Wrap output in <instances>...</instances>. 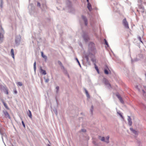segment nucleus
I'll list each match as a JSON object with an SVG mask.
<instances>
[{
  "label": "nucleus",
  "instance_id": "13d9d810",
  "mask_svg": "<svg viewBox=\"0 0 146 146\" xmlns=\"http://www.w3.org/2000/svg\"><path fill=\"white\" fill-rule=\"evenodd\" d=\"M141 1V0H138V1Z\"/></svg>",
  "mask_w": 146,
  "mask_h": 146
},
{
  "label": "nucleus",
  "instance_id": "e433bc0d",
  "mask_svg": "<svg viewBox=\"0 0 146 146\" xmlns=\"http://www.w3.org/2000/svg\"><path fill=\"white\" fill-rule=\"evenodd\" d=\"M85 58L87 62H88L89 61V58L88 56V55H86L85 56Z\"/></svg>",
  "mask_w": 146,
  "mask_h": 146
},
{
  "label": "nucleus",
  "instance_id": "9b49d317",
  "mask_svg": "<svg viewBox=\"0 0 146 146\" xmlns=\"http://www.w3.org/2000/svg\"><path fill=\"white\" fill-rule=\"evenodd\" d=\"M3 112L6 118H8L9 119H10L11 117L10 116V115L7 111H3Z\"/></svg>",
  "mask_w": 146,
  "mask_h": 146
},
{
  "label": "nucleus",
  "instance_id": "f704fd0d",
  "mask_svg": "<svg viewBox=\"0 0 146 146\" xmlns=\"http://www.w3.org/2000/svg\"><path fill=\"white\" fill-rule=\"evenodd\" d=\"M104 72L106 74H109V72L108 71L107 69H104Z\"/></svg>",
  "mask_w": 146,
  "mask_h": 146
},
{
  "label": "nucleus",
  "instance_id": "4c0bfd02",
  "mask_svg": "<svg viewBox=\"0 0 146 146\" xmlns=\"http://www.w3.org/2000/svg\"><path fill=\"white\" fill-rule=\"evenodd\" d=\"M142 91L143 93V96H145L146 98V95L145 94L146 93L145 91L143 89L142 90Z\"/></svg>",
  "mask_w": 146,
  "mask_h": 146
},
{
  "label": "nucleus",
  "instance_id": "bf43d9fd",
  "mask_svg": "<svg viewBox=\"0 0 146 146\" xmlns=\"http://www.w3.org/2000/svg\"><path fill=\"white\" fill-rule=\"evenodd\" d=\"M1 124H0V126H1Z\"/></svg>",
  "mask_w": 146,
  "mask_h": 146
},
{
  "label": "nucleus",
  "instance_id": "f3484780",
  "mask_svg": "<svg viewBox=\"0 0 146 146\" xmlns=\"http://www.w3.org/2000/svg\"><path fill=\"white\" fill-rule=\"evenodd\" d=\"M2 102L3 104L4 105V106L5 107V108L8 110L9 109V108L7 106V105L6 103L4 101V100H2Z\"/></svg>",
  "mask_w": 146,
  "mask_h": 146
},
{
  "label": "nucleus",
  "instance_id": "a18cd8bd",
  "mask_svg": "<svg viewBox=\"0 0 146 146\" xmlns=\"http://www.w3.org/2000/svg\"><path fill=\"white\" fill-rule=\"evenodd\" d=\"M54 113H55V114L56 115H57V110L56 109H55V110H54Z\"/></svg>",
  "mask_w": 146,
  "mask_h": 146
},
{
  "label": "nucleus",
  "instance_id": "ddd939ff",
  "mask_svg": "<svg viewBox=\"0 0 146 146\" xmlns=\"http://www.w3.org/2000/svg\"><path fill=\"white\" fill-rule=\"evenodd\" d=\"M40 72L43 75H46V72L45 70H43L42 69V67H40Z\"/></svg>",
  "mask_w": 146,
  "mask_h": 146
},
{
  "label": "nucleus",
  "instance_id": "8fccbe9b",
  "mask_svg": "<svg viewBox=\"0 0 146 146\" xmlns=\"http://www.w3.org/2000/svg\"><path fill=\"white\" fill-rule=\"evenodd\" d=\"M144 88L146 90V86H144Z\"/></svg>",
  "mask_w": 146,
  "mask_h": 146
},
{
  "label": "nucleus",
  "instance_id": "de8ad7c7",
  "mask_svg": "<svg viewBox=\"0 0 146 146\" xmlns=\"http://www.w3.org/2000/svg\"><path fill=\"white\" fill-rule=\"evenodd\" d=\"M141 5H142V4H144L145 5H146V2H143L142 1L141 2Z\"/></svg>",
  "mask_w": 146,
  "mask_h": 146
},
{
  "label": "nucleus",
  "instance_id": "dca6fc26",
  "mask_svg": "<svg viewBox=\"0 0 146 146\" xmlns=\"http://www.w3.org/2000/svg\"><path fill=\"white\" fill-rule=\"evenodd\" d=\"M64 74L65 75H66L68 76V78H70V76H69V74L68 73L67 71L65 68H64Z\"/></svg>",
  "mask_w": 146,
  "mask_h": 146
},
{
  "label": "nucleus",
  "instance_id": "a878e982",
  "mask_svg": "<svg viewBox=\"0 0 146 146\" xmlns=\"http://www.w3.org/2000/svg\"><path fill=\"white\" fill-rule=\"evenodd\" d=\"M0 7L1 8L3 7V0H0Z\"/></svg>",
  "mask_w": 146,
  "mask_h": 146
},
{
  "label": "nucleus",
  "instance_id": "bb28decb",
  "mask_svg": "<svg viewBox=\"0 0 146 146\" xmlns=\"http://www.w3.org/2000/svg\"><path fill=\"white\" fill-rule=\"evenodd\" d=\"M104 40L105 42V44L106 45H107V46H108V47H109V45L108 44L107 41V40H106V39H104Z\"/></svg>",
  "mask_w": 146,
  "mask_h": 146
},
{
  "label": "nucleus",
  "instance_id": "0eeeda50",
  "mask_svg": "<svg viewBox=\"0 0 146 146\" xmlns=\"http://www.w3.org/2000/svg\"><path fill=\"white\" fill-rule=\"evenodd\" d=\"M123 24L125 28L126 29H129V26L128 24V23L126 21V19L125 18L122 21Z\"/></svg>",
  "mask_w": 146,
  "mask_h": 146
},
{
  "label": "nucleus",
  "instance_id": "37998d69",
  "mask_svg": "<svg viewBox=\"0 0 146 146\" xmlns=\"http://www.w3.org/2000/svg\"><path fill=\"white\" fill-rule=\"evenodd\" d=\"M22 123L23 125V127L25 128V125L23 122V121H22Z\"/></svg>",
  "mask_w": 146,
  "mask_h": 146
},
{
  "label": "nucleus",
  "instance_id": "5fc2aeb1",
  "mask_svg": "<svg viewBox=\"0 0 146 146\" xmlns=\"http://www.w3.org/2000/svg\"><path fill=\"white\" fill-rule=\"evenodd\" d=\"M46 146H50V145H49V144H47V145Z\"/></svg>",
  "mask_w": 146,
  "mask_h": 146
},
{
  "label": "nucleus",
  "instance_id": "2eb2a0df",
  "mask_svg": "<svg viewBox=\"0 0 146 146\" xmlns=\"http://www.w3.org/2000/svg\"><path fill=\"white\" fill-rule=\"evenodd\" d=\"M130 129L131 131L132 132L135 134V135H137L138 134V132L137 131L135 130L133 128H130Z\"/></svg>",
  "mask_w": 146,
  "mask_h": 146
},
{
  "label": "nucleus",
  "instance_id": "c9c22d12",
  "mask_svg": "<svg viewBox=\"0 0 146 146\" xmlns=\"http://www.w3.org/2000/svg\"><path fill=\"white\" fill-rule=\"evenodd\" d=\"M101 141H104L105 142L106 140H105V137H102L100 139Z\"/></svg>",
  "mask_w": 146,
  "mask_h": 146
},
{
  "label": "nucleus",
  "instance_id": "1a4fd4ad",
  "mask_svg": "<svg viewBox=\"0 0 146 146\" xmlns=\"http://www.w3.org/2000/svg\"><path fill=\"white\" fill-rule=\"evenodd\" d=\"M139 8L140 9V11L143 14L145 13V10L144 9V7L142 5H140L139 7Z\"/></svg>",
  "mask_w": 146,
  "mask_h": 146
},
{
  "label": "nucleus",
  "instance_id": "39448f33",
  "mask_svg": "<svg viewBox=\"0 0 146 146\" xmlns=\"http://www.w3.org/2000/svg\"><path fill=\"white\" fill-rule=\"evenodd\" d=\"M5 129L3 127H0V133L1 135L2 139H3V136H5Z\"/></svg>",
  "mask_w": 146,
  "mask_h": 146
},
{
  "label": "nucleus",
  "instance_id": "864d4df0",
  "mask_svg": "<svg viewBox=\"0 0 146 146\" xmlns=\"http://www.w3.org/2000/svg\"><path fill=\"white\" fill-rule=\"evenodd\" d=\"M86 1H87V2H88V3L89 2V0H86Z\"/></svg>",
  "mask_w": 146,
  "mask_h": 146
},
{
  "label": "nucleus",
  "instance_id": "a211bd4d",
  "mask_svg": "<svg viewBox=\"0 0 146 146\" xmlns=\"http://www.w3.org/2000/svg\"><path fill=\"white\" fill-rule=\"evenodd\" d=\"M67 4L68 7L70 8L71 7V3L70 1H68L67 2Z\"/></svg>",
  "mask_w": 146,
  "mask_h": 146
},
{
  "label": "nucleus",
  "instance_id": "412c9836",
  "mask_svg": "<svg viewBox=\"0 0 146 146\" xmlns=\"http://www.w3.org/2000/svg\"><path fill=\"white\" fill-rule=\"evenodd\" d=\"M58 64H59L63 69H64V67L60 61L58 60Z\"/></svg>",
  "mask_w": 146,
  "mask_h": 146
},
{
  "label": "nucleus",
  "instance_id": "5701e85b",
  "mask_svg": "<svg viewBox=\"0 0 146 146\" xmlns=\"http://www.w3.org/2000/svg\"><path fill=\"white\" fill-rule=\"evenodd\" d=\"M29 113L28 114V116L30 117V118H32V115L31 113V111L30 110H29Z\"/></svg>",
  "mask_w": 146,
  "mask_h": 146
},
{
  "label": "nucleus",
  "instance_id": "7c9ffc66",
  "mask_svg": "<svg viewBox=\"0 0 146 146\" xmlns=\"http://www.w3.org/2000/svg\"><path fill=\"white\" fill-rule=\"evenodd\" d=\"M117 113L119 114V115L123 119H124L123 116H122V115L120 111L117 112Z\"/></svg>",
  "mask_w": 146,
  "mask_h": 146
},
{
  "label": "nucleus",
  "instance_id": "6e6552de",
  "mask_svg": "<svg viewBox=\"0 0 146 146\" xmlns=\"http://www.w3.org/2000/svg\"><path fill=\"white\" fill-rule=\"evenodd\" d=\"M82 18L84 21L85 25L86 26H87L88 24V19L84 15H82Z\"/></svg>",
  "mask_w": 146,
  "mask_h": 146
},
{
  "label": "nucleus",
  "instance_id": "473e14b6",
  "mask_svg": "<svg viewBox=\"0 0 146 146\" xmlns=\"http://www.w3.org/2000/svg\"><path fill=\"white\" fill-rule=\"evenodd\" d=\"M94 109V107L93 105H92L91 107V108L90 109V111H91V113L92 114L93 113V111Z\"/></svg>",
  "mask_w": 146,
  "mask_h": 146
},
{
  "label": "nucleus",
  "instance_id": "aec40b11",
  "mask_svg": "<svg viewBox=\"0 0 146 146\" xmlns=\"http://www.w3.org/2000/svg\"><path fill=\"white\" fill-rule=\"evenodd\" d=\"M11 54L12 57L13 58H14V50L13 49H12L11 50Z\"/></svg>",
  "mask_w": 146,
  "mask_h": 146
},
{
  "label": "nucleus",
  "instance_id": "c756f323",
  "mask_svg": "<svg viewBox=\"0 0 146 146\" xmlns=\"http://www.w3.org/2000/svg\"><path fill=\"white\" fill-rule=\"evenodd\" d=\"M138 60V59L137 58H135L133 60L132 59L131 62H132V63H133L134 62H135L137 61Z\"/></svg>",
  "mask_w": 146,
  "mask_h": 146
},
{
  "label": "nucleus",
  "instance_id": "b1692460",
  "mask_svg": "<svg viewBox=\"0 0 146 146\" xmlns=\"http://www.w3.org/2000/svg\"><path fill=\"white\" fill-rule=\"evenodd\" d=\"M84 90L86 94V96L88 97H89V95L88 93V91L86 89H84Z\"/></svg>",
  "mask_w": 146,
  "mask_h": 146
},
{
  "label": "nucleus",
  "instance_id": "f8f14e48",
  "mask_svg": "<svg viewBox=\"0 0 146 146\" xmlns=\"http://www.w3.org/2000/svg\"><path fill=\"white\" fill-rule=\"evenodd\" d=\"M127 120L128 121V123L129 125L131 126L132 124V121L131 118L130 116H128Z\"/></svg>",
  "mask_w": 146,
  "mask_h": 146
},
{
  "label": "nucleus",
  "instance_id": "7ed1b4c3",
  "mask_svg": "<svg viewBox=\"0 0 146 146\" xmlns=\"http://www.w3.org/2000/svg\"><path fill=\"white\" fill-rule=\"evenodd\" d=\"M0 90L2 91H3L4 93L6 94H8L9 93L7 88L6 86H3L2 85H0Z\"/></svg>",
  "mask_w": 146,
  "mask_h": 146
},
{
  "label": "nucleus",
  "instance_id": "20e7f679",
  "mask_svg": "<svg viewBox=\"0 0 146 146\" xmlns=\"http://www.w3.org/2000/svg\"><path fill=\"white\" fill-rule=\"evenodd\" d=\"M103 82L108 88L110 89L111 88L110 83H109L108 80L106 78H104L103 80Z\"/></svg>",
  "mask_w": 146,
  "mask_h": 146
},
{
  "label": "nucleus",
  "instance_id": "72a5a7b5",
  "mask_svg": "<svg viewBox=\"0 0 146 146\" xmlns=\"http://www.w3.org/2000/svg\"><path fill=\"white\" fill-rule=\"evenodd\" d=\"M76 60L77 61V62L78 63V64H79V66H80V67H81V64L78 60V58H75Z\"/></svg>",
  "mask_w": 146,
  "mask_h": 146
},
{
  "label": "nucleus",
  "instance_id": "a19ab883",
  "mask_svg": "<svg viewBox=\"0 0 146 146\" xmlns=\"http://www.w3.org/2000/svg\"><path fill=\"white\" fill-rule=\"evenodd\" d=\"M135 88H136L140 92V89H139V88H138V86L137 85H136V86H135Z\"/></svg>",
  "mask_w": 146,
  "mask_h": 146
},
{
  "label": "nucleus",
  "instance_id": "cd10ccee",
  "mask_svg": "<svg viewBox=\"0 0 146 146\" xmlns=\"http://www.w3.org/2000/svg\"><path fill=\"white\" fill-rule=\"evenodd\" d=\"M36 61H35V62H34V64H33L34 69V70L35 72L36 71Z\"/></svg>",
  "mask_w": 146,
  "mask_h": 146
},
{
  "label": "nucleus",
  "instance_id": "6e6d98bb",
  "mask_svg": "<svg viewBox=\"0 0 146 146\" xmlns=\"http://www.w3.org/2000/svg\"><path fill=\"white\" fill-rule=\"evenodd\" d=\"M137 11L138 12V13H139V10H138V9H137Z\"/></svg>",
  "mask_w": 146,
  "mask_h": 146
},
{
  "label": "nucleus",
  "instance_id": "423d86ee",
  "mask_svg": "<svg viewBox=\"0 0 146 146\" xmlns=\"http://www.w3.org/2000/svg\"><path fill=\"white\" fill-rule=\"evenodd\" d=\"M20 35L17 36L15 38V42L17 46H18L20 44Z\"/></svg>",
  "mask_w": 146,
  "mask_h": 146
},
{
  "label": "nucleus",
  "instance_id": "79ce46f5",
  "mask_svg": "<svg viewBox=\"0 0 146 146\" xmlns=\"http://www.w3.org/2000/svg\"><path fill=\"white\" fill-rule=\"evenodd\" d=\"M44 79L45 80V82L46 83L48 82H49V79H48H48H45L44 78Z\"/></svg>",
  "mask_w": 146,
  "mask_h": 146
},
{
  "label": "nucleus",
  "instance_id": "ea45409f",
  "mask_svg": "<svg viewBox=\"0 0 146 146\" xmlns=\"http://www.w3.org/2000/svg\"><path fill=\"white\" fill-rule=\"evenodd\" d=\"M138 38L141 42L143 43V42L141 40V38L140 36H138Z\"/></svg>",
  "mask_w": 146,
  "mask_h": 146
},
{
  "label": "nucleus",
  "instance_id": "4468645a",
  "mask_svg": "<svg viewBox=\"0 0 146 146\" xmlns=\"http://www.w3.org/2000/svg\"><path fill=\"white\" fill-rule=\"evenodd\" d=\"M87 8L90 11H91L92 10L91 5L89 2L88 3Z\"/></svg>",
  "mask_w": 146,
  "mask_h": 146
},
{
  "label": "nucleus",
  "instance_id": "49530a36",
  "mask_svg": "<svg viewBox=\"0 0 146 146\" xmlns=\"http://www.w3.org/2000/svg\"><path fill=\"white\" fill-rule=\"evenodd\" d=\"M37 6L39 7H40V3L39 2H37Z\"/></svg>",
  "mask_w": 146,
  "mask_h": 146
},
{
  "label": "nucleus",
  "instance_id": "f03ea898",
  "mask_svg": "<svg viewBox=\"0 0 146 146\" xmlns=\"http://www.w3.org/2000/svg\"><path fill=\"white\" fill-rule=\"evenodd\" d=\"M82 36L84 41L86 42H87L90 40L88 33L86 32H83Z\"/></svg>",
  "mask_w": 146,
  "mask_h": 146
},
{
  "label": "nucleus",
  "instance_id": "4be33fe9",
  "mask_svg": "<svg viewBox=\"0 0 146 146\" xmlns=\"http://www.w3.org/2000/svg\"><path fill=\"white\" fill-rule=\"evenodd\" d=\"M110 138V137L109 136H107L106 137V140L105 141V142L107 143H109V139Z\"/></svg>",
  "mask_w": 146,
  "mask_h": 146
},
{
  "label": "nucleus",
  "instance_id": "9d476101",
  "mask_svg": "<svg viewBox=\"0 0 146 146\" xmlns=\"http://www.w3.org/2000/svg\"><path fill=\"white\" fill-rule=\"evenodd\" d=\"M116 96L118 98L120 102L122 104H123L124 103V101H123L122 98L121 97L120 95L119 94H116Z\"/></svg>",
  "mask_w": 146,
  "mask_h": 146
},
{
  "label": "nucleus",
  "instance_id": "6ab92c4d",
  "mask_svg": "<svg viewBox=\"0 0 146 146\" xmlns=\"http://www.w3.org/2000/svg\"><path fill=\"white\" fill-rule=\"evenodd\" d=\"M41 53L42 57L45 59V61H46L47 59V56L46 55H44L43 52H42Z\"/></svg>",
  "mask_w": 146,
  "mask_h": 146
},
{
  "label": "nucleus",
  "instance_id": "f257e3e1",
  "mask_svg": "<svg viewBox=\"0 0 146 146\" xmlns=\"http://www.w3.org/2000/svg\"><path fill=\"white\" fill-rule=\"evenodd\" d=\"M88 52L90 54H95L96 52V49L95 48L94 44L92 42H90L88 45Z\"/></svg>",
  "mask_w": 146,
  "mask_h": 146
},
{
  "label": "nucleus",
  "instance_id": "603ef678",
  "mask_svg": "<svg viewBox=\"0 0 146 146\" xmlns=\"http://www.w3.org/2000/svg\"><path fill=\"white\" fill-rule=\"evenodd\" d=\"M14 92L16 94H17V92L16 90H15V91Z\"/></svg>",
  "mask_w": 146,
  "mask_h": 146
},
{
  "label": "nucleus",
  "instance_id": "2f4dec72",
  "mask_svg": "<svg viewBox=\"0 0 146 146\" xmlns=\"http://www.w3.org/2000/svg\"><path fill=\"white\" fill-rule=\"evenodd\" d=\"M17 85L21 86H22L23 85V84L22 82H18L17 83Z\"/></svg>",
  "mask_w": 146,
  "mask_h": 146
},
{
  "label": "nucleus",
  "instance_id": "58836bf2",
  "mask_svg": "<svg viewBox=\"0 0 146 146\" xmlns=\"http://www.w3.org/2000/svg\"><path fill=\"white\" fill-rule=\"evenodd\" d=\"M56 92L58 93L59 90V87L58 86H57L56 87Z\"/></svg>",
  "mask_w": 146,
  "mask_h": 146
},
{
  "label": "nucleus",
  "instance_id": "c85d7f7f",
  "mask_svg": "<svg viewBox=\"0 0 146 146\" xmlns=\"http://www.w3.org/2000/svg\"><path fill=\"white\" fill-rule=\"evenodd\" d=\"M91 61L93 62V63L94 64V65L96 64V60L94 59V58H92L91 59Z\"/></svg>",
  "mask_w": 146,
  "mask_h": 146
},
{
  "label": "nucleus",
  "instance_id": "393cba45",
  "mask_svg": "<svg viewBox=\"0 0 146 146\" xmlns=\"http://www.w3.org/2000/svg\"><path fill=\"white\" fill-rule=\"evenodd\" d=\"M94 65H95V68L96 70L97 71L98 73H99V69H98V68L96 64H95Z\"/></svg>",
  "mask_w": 146,
  "mask_h": 146
},
{
  "label": "nucleus",
  "instance_id": "09e8293b",
  "mask_svg": "<svg viewBox=\"0 0 146 146\" xmlns=\"http://www.w3.org/2000/svg\"><path fill=\"white\" fill-rule=\"evenodd\" d=\"M144 88L146 90V86H144Z\"/></svg>",
  "mask_w": 146,
  "mask_h": 146
},
{
  "label": "nucleus",
  "instance_id": "3c124183",
  "mask_svg": "<svg viewBox=\"0 0 146 146\" xmlns=\"http://www.w3.org/2000/svg\"><path fill=\"white\" fill-rule=\"evenodd\" d=\"M144 88L146 90V86H144Z\"/></svg>",
  "mask_w": 146,
  "mask_h": 146
},
{
  "label": "nucleus",
  "instance_id": "4d7b16f0",
  "mask_svg": "<svg viewBox=\"0 0 146 146\" xmlns=\"http://www.w3.org/2000/svg\"><path fill=\"white\" fill-rule=\"evenodd\" d=\"M145 76L146 77V73L145 74Z\"/></svg>",
  "mask_w": 146,
  "mask_h": 146
},
{
  "label": "nucleus",
  "instance_id": "c03bdc74",
  "mask_svg": "<svg viewBox=\"0 0 146 146\" xmlns=\"http://www.w3.org/2000/svg\"><path fill=\"white\" fill-rule=\"evenodd\" d=\"M81 131L83 132H86V130L85 129H82L81 130Z\"/></svg>",
  "mask_w": 146,
  "mask_h": 146
}]
</instances>
